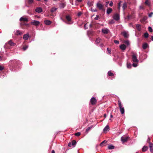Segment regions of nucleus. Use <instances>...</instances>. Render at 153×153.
<instances>
[{"label": "nucleus", "instance_id": "2f4dec72", "mask_svg": "<svg viewBox=\"0 0 153 153\" xmlns=\"http://www.w3.org/2000/svg\"><path fill=\"white\" fill-rule=\"evenodd\" d=\"M108 75L110 76H114V74L111 72L110 71H109L108 73Z\"/></svg>", "mask_w": 153, "mask_h": 153}, {"label": "nucleus", "instance_id": "4c0bfd02", "mask_svg": "<svg viewBox=\"0 0 153 153\" xmlns=\"http://www.w3.org/2000/svg\"><path fill=\"white\" fill-rule=\"evenodd\" d=\"M124 43L127 45H129V42L128 40L124 41Z\"/></svg>", "mask_w": 153, "mask_h": 153}, {"label": "nucleus", "instance_id": "09e8293b", "mask_svg": "<svg viewBox=\"0 0 153 153\" xmlns=\"http://www.w3.org/2000/svg\"><path fill=\"white\" fill-rule=\"evenodd\" d=\"M150 138L149 137H148V138L147 140V141L148 142V143H149V145H150V143H151L150 142Z\"/></svg>", "mask_w": 153, "mask_h": 153}, {"label": "nucleus", "instance_id": "412c9836", "mask_svg": "<svg viewBox=\"0 0 153 153\" xmlns=\"http://www.w3.org/2000/svg\"><path fill=\"white\" fill-rule=\"evenodd\" d=\"M102 40L100 38H98L96 39L95 40V43L97 45H98L99 43Z\"/></svg>", "mask_w": 153, "mask_h": 153}, {"label": "nucleus", "instance_id": "c756f323", "mask_svg": "<svg viewBox=\"0 0 153 153\" xmlns=\"http://www.w3.org/2000/svg\"><path fill=\"white\" fill-rule=\"evenodd\" d=\"M108 148L109 149H114V146L112 145H110L108 146Z\"/></svg>", "mask_w": 153, "mask_h": 153}, {"label": "nucleus", "instance_id": "e433bc0d", "mask_svg": "<svg viewBox=\"0 0 153 153\" xmlns=\"http://www.w3.org/2000/svg\"><path fill=\"white\" fill-rule=\"evenodd\" d=\"M144 36L145 38H148L149 36V34L147 33H144Z\"/></svg>", "mask_w": 153, "mask_h": 153}, {"label": "nucleus", "instance_id": "1a4fd4ad", "mask_svg": "<svg viewBox=\"0 0 153 153\" xmlns=\"http://www.w3.org/2000/svg\"><path fill=\"white\" fill-rule=\"evenodd\" d=\"M97 7L100 10H102L103 9V5L99 2L97 4Z\"/></svg>", "mask_w": 153, "mask_h": 153}, {"label": "nucleus", "instance_id": "6ab92c4d", "mask_svg": "<svg viewBox=\"0 0 153 153\" xmlns=\"http://www.w3.org/2000/svg\"><path fill=\"white\" fill-rule=\"evenodd\" d=\"M112 11V9L111 8L109 7L107 9L106 13L108 14H109Z\"/></svg>", "mask_w": 153, "mask_h": 153}, {"label": "nucleus", "instance_id": "423d86ee", "mask_svg": "<svg viewBox=\"0 0 153 153\" xmlns=\"http://www.w3.org/2000/svg\"><path fill=\"white\" fill-rule=\"evenodd\" d=\"M113 18L115 20L118 21L120 19V15L117 13H115L113 15Z\"/></svg>", "mask_w": 153, "mask_h": 153}, {"label": "nucleus", "instance_id": "4468645a", "mask_svg": "<svg viewBox=\"0 0 153 153\" xmlns=\"http://www.w3.org/2000/svg\"><path fill=\"white\" fill-rule=\"evenodd\" d=\"M149 147L150 152L151 153H153V144L152 143H150Z\"/></svg>", "mask_w": 153, "mask_h": 153}, {"label": "nucleus", "instance_id": "774afa93", "mask_svg": "<svg viewBox=\"0 0 153 153\" xmlns=\"http://www.w3.org/2000/svg\"><path fill=\"white\" fill-rule=\"evenodd\" d=\"M97 11V10H94V11L95 12V11Z\"/></svg>", "mask_w": 153, "mask_h": 153}, {"label": "nucleus", "instance_id": "7ed1b4c3", "mask_svg": "<svg viewBox=\"0 0 153 153\" xmlns=\"http://www.w3.org/2000/svg\"><path fill=\"white\" fill-rule=\"evenodd\" d=\"M118 104L121 113L122 114H124L125 112L124 108V107L122 106V103L120 100L118 101Z\"/></svg>", "mask_w": 153, "mask_h": 153}, {"label": "nucleus", "instance_id": "79ce46f5", "mask_svg": "<svg viewBox=\"0 0 153 153\" xmlns=\"http://www.w3.org/2000/svg\"><path fill=\"white\" fill-rule=\"evenodd\" d=\"M80 134H80V132H78L76 133L75 134V135L77 136H79L80 135Z\"/></svg>", "mask_w": 153, "mask_h": 153}, {"label": "nucleus", "instance_id": "3c124183", "mask_svg": "<svg viewBox=\"0 0 153 153\" xmlns=\"http://www.w3.org/2000/svg\"><path fill=\"white\" fill-rule=\"evenodd\" d=\"M4 69V68L3 66L0 65V71H2Z\"/></svg>", "mask_w": 153, "mask_h": 153}, {"label": "nucleus", "instance_id": "c9c22d12", "mask_svg": "<svg viewBox=\"0 0 153 153\" xmlns=\"http://www.w3.org/2000/svg\"><path fill=\"white\" fill-rule=\"evenodd\" d=\"M28 45H25L23 47V50L24 51L26 50L28 48Z\"/></svg>", "mask_w": 153, "mask_h": 153}, {"label": "nucleus", "instance_id": "a878e982", "mask_svg": "<svg viewBox=\"0 0 153 153\" xmlns=\"http://www.w3.org/2000/svg\"><path fill=\"white\" fill-rule=\"evenodd\" d=\"M57 8H56L55 7H52L51 10V13H53L54 12H55L57 10Z\"/></svg>", "mask_w": 153, "mask_h": 153}, {"label": "nucleus", "instance_id": "0e129e2a", "mask_svg": "<svg viewBox=\"0 0 153 153\" xmlns=\"http://www.w3.org/2000/svg\"><path fill=\"white\" fill-rule=\"evenodd\" d=\"M104 116L105 117H106V114H104Z\"/></svg>", "mask_w": 153, "mask_h": 153}, {"label": "nucleus", "instance_id": "f257e3e1", "mask_svg": "<svg viewBox=\"0 0 153 153\" xmlns=\"http://www.w3.org/2000/svg\"><path fill=\"white\" fill-rule=\"evenodd\" d=\"M10 65V69L13 71L16 70L21 65V62L17 60H10L9 62Z\"/></svg>", "mask_w": 153, "mask_h": 153}, {"label": "nucleus", "instance_id": "ea45409f", "mask_svg": "<svg viewBox=\"0 0 153 153\" xmlns=\"http://www.w3.org/2000/svg\"><path fill=\"white\" fill-rule=\"evenodd\" d=\"M145 3L147 5H149V1L148 0H146L145 2Z\"/></svg>", "mask_w": 153, "mask_h": 153}, {"label": "nucleus", "instance_id": "f704fd0d", "mask_svg": "<svg viewBox=\"0 0 153 153\" xmlns=\"http://www.w3.org/2000/svg\"><path fill=\"white\" fill-rule=\"evenodd\" d=\"M107 50L108 52V54L110 55L111 54V49L108 48H107Z\"/></svg>", "mask_w": 153, "mask_h": 153}, {"label": "nucleus", "instance_id": "72a5a7b5", "mask_svg": "<svg viewBox=\"0 0 153 153\" xmlns=\"http://www.w3.org/2000/svg\"><path fill=\"white\" fill-rule=\"evenodd\" d=\"M33 2V0H28L27 2L29 4H32Z\"/></svg>", "mask_w": 153, "mask_h": 153}, {"label": "nucleus", "instance_id": "20e7f679", "mask_svg": "<svg viewBox=\"0 0 153 153\" xmlns=\"http://www.w3.org/2000/svg\"><path fill=\"white\" fill-rule=\"evenodd\" d=\"M132 59L134 62H138V60L137 59V55L136 53H133L132 56Z\"/></svg>", "mask_w": 153, "mask_h": 153}, {"label": "nucleus", "instance_id": "a19ab883", "mask_svg": "<svg viewBox=\"0 0 153 153\" xmlns=\"http://www.w3.org/2000/svg\"><path fill=\"white\" fill-rule=\"evenodd\" d=\"M92 128V127H88L87 128L86 130V132L88 133V131L90 130V129Z\"/></svg>", "mask_w": 153, "mask_h": 153}, {"label": "nucleus", "instance_id": "5fc2aeb1", "mask_svg": "<svg viewBox=\"0 0 153 153\" xmlns=\"http://www.w3.org/2000/svg\"><path fill=\"white\" fill-rule=\"evenodd\" d=\"M153 13L152 12H151V13H150L149 14V17H152V15L153 14Z\"/></svg>", "mask_w": 153, "mask_h": 153}, {"label": "nucleus", "instance_id": "39448f33", "mask_svg": "<svg viewBox=\"0 0 153 153\" xmlns=\"http://www.w3.org/2000/svg\"><path fill=\"white\" fill-rule=\"evenodd\" d=\"M129 138V137L128 136H123L121 137V140L123 143H124L127 142Z\"/></svg>", "mask_w": 153, "mask_h": 153}, {"label": "nucleus", "instance_id": "603ef678", "mask_svg": "<svg viewBox=\"0 0 153 153\" xmlns=\"http://www.w3.org/2000/svg\"><path fill=\"white\" fill-rule=\"evenodd\" d=\"M132 66L134 67H136L137 66V65L136 63H133L132 64Z\"/></svg>", "mask_w": 153, "mask_h": 153}, {"label": "nucleus", "instance_id": "bb28decb", "mask_svg": "<svg viewBox=\"0 0 153 153\" xmlns=\"http://www.w3.org/2000/svg\"><path fill=\"white\" fill-rule=\"evenodd\" d=\"M148 45V44L146 43L143 44L142 45V48L143 49H146L147 48Z\"/></svg>", "mask_w": 153, "mask_h": 153}, {"label": "nucleus", "instance_id": "cd10ccee", "mask_svg": "<svg viewBox=\"0 0 153 153\" xmlns=\"http://www.w3.org/2000/svg\"><path fill=\"white\" fill-rule=\"evenodd\" d=\"M72 144V145L73 147H74L76 144V142L75 140H73L71 142Z\"/></svg>", "mask_w": 153, "mask_h": 153}, {"label": "nucleus", "instance_id": "a18cd8bd", "mask_svg": "<svg viewBox=\"0 0 153 153\" xmlns=\"http://www.w3.org/2000/svg\"><path fill=\"white\" fill-rule=\"evenodd\" d=\"M106 141L105 140H104L103 141H102L100 144V146H102L103 145V144L104 143H106Z\"/></svg>", "mask_w": 153, "mask_h": 153}, {"label": "nucleus", "instance_id": "9b49d317", "mask_svg": "<svg viewBox=\"0 0 153 153\" xmlns=\"http://www.w3.org/2000/svg\"><path fill=\"white\" fill-rule=\"evenodd\" d=\"M109 32V30L108 29L105 28L102 29V32L104 34H107Z\"/></svg>", "mask_w": 153, "mask_h": 153}, {"label": "nucleus", "instance_id": "ddd939ff", "mask_svg": "<svg viewBox=\"0 0 153 153\" xmlns=\"http://www.w3.org/2000/svg\"><path fill=\"white\" fill-rule=\"evenodd\" d=\"M19 20L20 21H22L23 22H28V19L26 17H21L19 19Z\"/></svg>", "mask_w": 153, "mask_h": 153}, {"label": "nucleus", "instance_id": "6e6d98bb", "mask_svg": "<svg viewBox=\"0 0 153 153\" xmlns=\"http://www.w3.org/2000/svg\"><path fill=\"white\" fill-rule=\"evenodd\" d=\"M99 46L100 47H102L104 46V44L103 43H101L100 45Z\"/></svg>", "mask_w": 153, "mask_h": 153}, {"label": "nucleus", "instance_id": "864d4df0", "mask_svg": "<svg viewBox=\"0 0 153 153\" xmlns=\"http://www.w3.org/2000/svg\"><path fill=\"white\" fill-rule=\"evenodd\" d=\"M68 146H69V147H71L72 146V144L71 142L69 143H68Z\"/></svg>", "mask_w": 153, "mask_h": 153}, {"label": "nucleus", "instance_id": "a211bd4d", "mask_svg": "<svg viewBox=\"0 0 153 153\" xmlns=\"http://www.w3.org/2000/svg\"><path fill=\"white\" fill-rule=\"evenodd\" d=\"M8 44L10 45L11 46H14L16 45V43L14 42H13L12 40H10L8 42Z\"/></svg>", "mask_w": 153, "mask_h": 153}, {"label": "nucleus", "instance_id": "69168bd1", "mask_svg": "<svg viewBox=\"0 0 153 153\" xmlns=\"http://www.w3.org/2000/svg\"><path fill=\"white\" fill-rule=\"evenodd\" d=\"M2 59L1 57L0 56V61Z\"/></svg>", "mask_w": 153, "mask_h": 153}, {"label": "nucleus", "instance_id": "5701e85b", "mask_svg": "<svg viewBox=\"0 0 153 153\" xmlns=\"http://www.w3.org/2000/svg\"><path fill=\"white\" fill-rule=\"evenodd\" d=\"M127 3L126 2H125L123 4L122 8L123 10H124L127 7Z\"/></svg>", "mask_w": 153, "mask_h": 153}, {"label": "nucleus", "instance_id": "58836bf2", "mask_svg": "<svg viewBox=\"0 0 153 153\" xmlns=\"http://www.w3.org/2000/svg\"><path fill=\"white\" fill-rule=\"evenodd\" d=\"M148 30L150 32H153V29L151 27H149Z\"/></svg>", "mask_w": 153, "mask_h": 153}, {"label": "nucleus", "instance_id": "c03bdc74", "mask_svg": "<svg viewBox=\"0 0 153 153\" xmlns=\"http://www.w3.org/2000/svg\"><path fill=\"white\" fill-rule=\"evenodd\" d=\"M109 23L110 24H112L114 23V22L113 19H112L109 21Z\"/></svg>", "mask_w": 153, "mask_h": 153}, {"label": "nucleus", "instance_id": "f3484780", "mask_svg": "<svg viewBox=\"0 0 153 153\" xmlns=\"http://www.w3.org/2000/svg\"><path fill=\"white\" fill-rule=\"evenodd\" d=\"M120 48L122 50L124 51L125 50L126 47L125 45L123 44L120 46Z\"/></svg>", "mask_w": 153, "mask_h": 153}, {"label": "nucleus", "instance_id": "49530a36", "mask_svg": "<svg viewBox=\"0 0 153 153\" xmlns=\"http://www.w3.org/2000/svg\"><path fill=\"white\" fill-rule=\"evenodd\" d=\"M84 28L85 29H87L88 28V25L87 24H85L84 25Z\"/></svg>", "mask_w": 153, "mask_h": 153}, {"label": "nucleus", "instance_id": "4d7b16f0", "mask_svg": "<svg viewBox=\"0 0 153 153\" xmlns=\"http://www.w3.org/2000/svg\"><path fill=\"white\" fill-rule=\"evenodd\" d=\"M81 14H82L81 13L79 12L77 14V16H80L81 15Z\"/></svg>", "mask_w": 153, "mask_h": 153}, {"label": "nucleus", "instance_id": "f03ea898", "mask_svg": "<svg viewBox=\"0 0 153 153\" xmlns=\"http://www.w3.org/2000/svg\"><path fill=\"white\" fill-rule=\"evenodd\" d=\"M65 18L67 20V22H66L63 19H62V20L64 22L68 24H71L73 23V22L71 21V18L70 15H67L65 17Z\"/></svg>", "mask_w": 153, "mask_h": 153}, {"label": "nucleus", "instance_id": "dca6fc26", "mask_svg": "<svg viewBox=\"0 0 153 153\" xmlns=\"http://www.w3.org/2000/svg\"><path fill=\"white\" fill-rule=\"evenodd\" d=\"M136 27L137 30L138 31H140L141 30V27L140 25L139 24H136Z\"/></svg>", "mask_w": 153, "mask_h": 153}, {"label": "nucleus", "instance_id": "8fccbe9b", "mask_svg": "<svg viewBox=\"0 0 153 153\" xmlns=\"http://www.w3.org/2000/svg\"><path fill=\"white\" fill-rule=\"evenodd\" d=\"M113 2L112 1H111L110 4H109V5L110 7H112L113 6Z\"/></svg>", "mask_w": 153, "mask_h": 153}, {"label": "nucleus", "instance_id": "c85d7f7f", "mask_svg": "<svg viewBox=\"0 0 153 153\" xmlns=\"http://www.w3.org/2000/svg\"><path fill=\"white\" fill-rule=\"evenodd\" d=\"M16 34L17 35H21L22 33L19 30H18L16 31Z\"/></svg>", "mask_w": 153, "mask_h": 153}, {"label": "nucleus", "instance_id": "680f3d73", "mask_svg": "<svg viewBox=\"0 0 153 153\" xmlns=\"http://www.w3.org/2000/svg\"><path fill=\"white\" fill-rule=\"evenodd\" d=\"M89 26H90V28L91 27H92V24H90V25Z\"/></svg>", "mask_w": 153, "mask_h": 153}, {"label": "nucleus", "instance_id": "aec40b11", "mask_svg": "<svg viewBox=\"0 0 153 153\" xmlns=\"http://www.w3.org/2000/svg\"><path fill=\"white\" fill-rule=\"evenodd\" d=\"M29 37V34L27 33L24 35L23 36V39L25 40H27L28 39Z\"/></svg>", "mask_w": 153, "mask_h": 153}, {"label": "nucleus", "instance_id": "052dcab7", "mask_svg": "<svg viewBox=\"0 0 153 153\" xmlns=\"http://www.w3.org/2000/svg\"><path fill=\"white\" fill-rule=\"evenodd\" d=\"M51 153H55V152L54 150H53L52 151Z\"/></svg>", "mask_w": 153, "mask_h": 153}, {"label": "nucleus", "instance_id": "0eeeda50", "mask_svg": "<svg viewBox=\"0 0 153 153\" xmlns=\"http://www.w3.org/2000/svg\"><path fill=\"white\" fill-rule=\"evenodd\" d=\"M40 22L38 21L33 20L31 22V25H34L36 26H38L40 24Z\"/></svg>", "mask_w": 153, "mask_h": 153}, {"label": "nucleus", "instance_id": "bf43d9fd", "mask_svg": "<svg viewBox=\"0 0 153 153\" xmlns=\"http://www.w3.org/2000/svg\"><path fill=\"white\" fill-rule=\"evenodd\" d=\"M151 39L152 41H153V36H151Z\"/></svg>", "mask_w": 153, "mask_h": 153}, {"label": "nucleus", "instance_id": "f8f14e48", "mask_svg": "<svg viewBox=\"0 0 153 153\" xmlns=\"http://www.w3.org/2000/svg\"><path fill=\"white\" fill-rule=\"evenodd\" d=\"M121 34L123 35V36L125 38H127L128 37V33L126 31H123L122 32Z\"/></svg>", "mask_w": 153, "mask_h": 153}, {"label": "nucleus", "instance_id": "338daca9", "mask_svg": "<svg viewBox=\"0 0 153 153\" xmlns=\"http://www.w3.org/2000/svg\"><path fill=\"white\" fill-rule=\"evenodd\" d=\"M44 1H48V0H44Z\"/></svg>", "mask_w": 153, "mask_h": 153}, {"label": "nucleus", "instance_id": "37998d69", "mask_svg": "<svg viewBox=\"0 0 153 153\" xmlns=\"http://www.w3.org/2000/svg\"><path fill=\"white\" fill-rule=\"evenodd\" d=\"M114 42L116 44H119V41L117 40H114Z\"/></svg>", "mask_w": 153, "mask_h": 153}, {"label": "nucleus", "instance_id": "4be33fe9", "mask_svg": "<svg viewBox=\"0 0 153 153\" xmlns=\"http://www.w3.org/2000/svg\"><path fill=\"white\" fill-rule=\"evenodd\" d=\"M66 6V4L65 3H61L59 4V7L60 8H63Z\"/></svg>", "mask_w": 153, "mask_h": 153}, {"label": "nucleus", "instance_id": "de8ad7c7", "mask_svg": "<svg viewBox=\"0 0 153 153\" xmlns=\"http://www.w3.org/2000/svg\"><path fill=\"white\" fill-rule=\"evenodd\" d=\"M99 17V16L97 15L96 16V17L94 18V19L95 20H97L98 19Z\"/></svg>", "mask_w": 153, "mask_h": 153}, {"label": "nucleus", "instance_id": "473e14b6", "mask_svg": "<svg viewBox=\"0 0 153 153\" xmlns=\"http://www.w3.org/2000/svg\"><path fill=\"white\" fill-rule=\"evenodd\" d=\"M127 68H131V65L130 63H127Z\"/></svg>", "mask_w": 153, "mask_h": 153}, {"label": "nucleus", "instance_id": "e2e57ef3", "mask_svg": "<svg viewBox=\"0 0 153 153\" xmlns=\"http://www.w3.org/2000/svg\"><path fill=\"white\" fill-rule=\"evenodd\" d=\"M113 117V115L112 114H111V115H110V117L111 118H112V117Z\"/></svg>", "mask_w": 153, "mask_h": 153}, {"label": "nucleus", "instance_id": "9d476101", "mask_svg": "<svg viewBox=\"0 0 153 153\" xmlns=\"http://www.w3.org/2000/svg\"><path fill=\"white\" fill-rule=\"evenodd\" d=\"M35 11L38 13H39L42 12V9L41 7H37L35 9Z\"/></svg>", "mask_w": 153, "mask_h": 153}, {"label": "nucleus", "instance_id": "393cba45", "mask_svg": "<svg viewBox=\"0 0 153 153\" xmlns=\"http://www.w3.org/2000/svg\"><path fill=\"white\" fill-rule=\"evenodd\" d=\"M148 149V147L147 146H144L142 149L143 152L146 151Z\"/></svg>", "mask_w": 153, "mask_h": 153}, {"label": "nucleus", "instance_id": "b1692460", "mask_svg": "<svg viewBox=\"0 0 153 153\" xmlns=\"http://www.w3.org/2000/svg\"><path fill=\"white\" fill-rule=\"evenodd\" d=\"M44 23L46 25H49L51 24L52 22L51 21L47 20L44 21Z\"/></svg>", "mask_w": 153, "mask_h": 153}, {"label": "nucleus", "instance_id": "2eb2a0df", "mask_svg": "<svg viewBox=\"0 0 153 153\" xmlns=\"http://www.w3.org/2000/svg\"><path fill=\"white\" fill-rule=\"evenodd\" d=\"M109 128V126L107 125L104 128L103 131L104 133H106Z\"/></svg>", "mask_w": 153, "mask_h": 153}, {"label": "nucleus", "instance_id": "13d9d810", "mask_svg": "<svg viewBox=\"0 0 153 153\" xmlns=\"http://www.w3.org/2000/svg\"><path fill=\"white\" fill-rule=\"evenodd\" d=\"M76 0L79 3H80V2H82V0Z\"/></svg>", "mask_w": 153, "mask_h": 153}, {"label": "nucleus", "instance_id": "7c9ffc66", "mask_svg": "<svg viewBox=\"0 0 153 153\" xmlns=\"http://www.w3.org/2000/svg\"><path fill=\"white\" fill-rule=\"evenodd\" d=\"M122 2V1H119V2L118 4V10H120V7H121V4Z\"/></svg>", "mask_w": 153, "mask_h": 153}, {"label": "nucleus", "instance_id": "6e6552de", "mask_svg": "<svg viewBox=\"0 0 153 153\" xmlns=\"http://www.w3.org/2000/svg\"><path fill=\"white\" fill-rule=\"evenodd\" d=\"M90 102L92 105H94L96 104L97 100L95 97H93L91 99Z\"/></svg>", "mask_w": 153, "mask_h": 153}]
</instances>
